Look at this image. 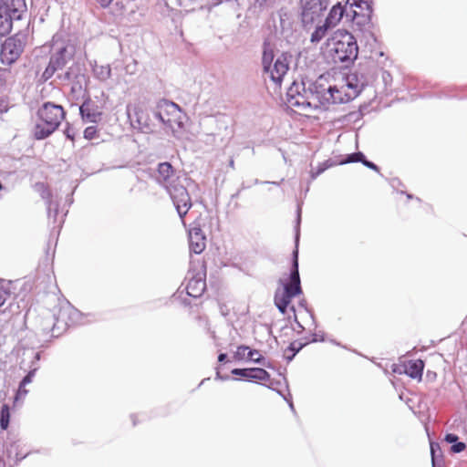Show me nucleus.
Here are the masks:
<instances>
[{"mask_svg":"<svg viewBox=\"0 0 467 467\" xmlns=\"http://www.w3.org/2000/svg\"><path fill=\"white\" fill-rule=\"evenodd\" d=\"M301 21L304 26L312 25L327 10L328 0H301Z\"/></svg>","mask_w":467,"mask_h":467,"instance_id":"13","label":"nucleus"},{"mask_svg":"<svg viewBox=\"0 0 467 467\" xmlns=\"http://www.w3.org/2000/svg\"><path fill=\"white\" fill-rule=\"evenodd\" d=\"M373 0H347V4H349L350 7H358L361 10H368V13L373 11L372 9Z\"/></svg>","mask_w":467,"mask_h":467,"instance_id":"35","label":"nucleus"},{"mask_svg":"<svg viewBox=\"0 0 467 467\" xmlns=\"http://www.w3.org/2000/svg\"><path fill=\"white\" fill-rule=\"evenodd\" d=\"M424 362L421 359L410 360L404 367L403 372L411 379H420L423 374ZM393 372L401 374L402 371L400 368H394Z\"/></svg>","mask_w":467,"mask_h":467,"instance_id":"22","label":"nucleus"},{"mask_svg":"<svg viewBox=\"0 0 467 467\" xmlns=\"http://www.w3.org/2000/svg\"><path fill=\"white\" fill-rule=\"evenodd\" d=\"M52 316L57 335H62L70 326L84 324L82 313L68 301L60 302L55 306Z\"/></svg>","mask_w":467,"mask_h":467,"instance_id":"7","label":"nucleus"},{"mask_svg":"<svg viewBox=\"0 0 467 467\" xmlns=\"http://www.w3.org/2000/svg\"><path fill=\"white\" fill-rule=\"evenodd\" d=\"M276 0H265V5H269L270 3H275Z\"/></svg>","mask_w":467,"mask_h":467,"instance_id":"62","label":"nucleus"},{"mask_svg":"<svg viewBox=\"0 0 467 467\" xmlns=\"http://www.w3.org/2000/svg\"><path fill=\"white\" fill-rule=\"evenodd\" d=\"M37 120L33 129V136L42 140L51 136L65 119L66 112L62 106L53 102H45L36 112Z\"/></svg>","mask_w":467,"mask_h":467,"instance_id":"3","label":"nucleus"},{"mask_svg":"<svg viewBox=\"0 0 467 467\" xmlns=\"http://www.w3.org/2000/svg\"><path fill=\"white\" fill-rule=\"evenodd\" d=\"M266 51L265 50V61L266 60ZM289 69V62L285 55L282 54L279 56L272 67H267L265 65V74L268 73L270 79L276 87H280L285 75Z\"/></svg>","mask_w":467,"mask_h":467,"instance_id":"16","label":"nucleus"},{"mask_svg":"<svg viewBox=\"0 0 467 467\" xmlns=\"http://www.w3.org/2000/svg\"><path fill=\"white\" fill-rule=\"evenodd\" d=\"M327 46H332L331 52L335 63L346 66L352 64L358 57V47L354 36L345 29L334 32L328 39Z\"/></svg>","mask_w":467,"mask_h":467,"instance_id":"4","label":"nucleus"},{"mask_svg":"<svg viewBox=\"0 0 467 467\" xmlns=\"http://www.w3.org/2000/svg\"><path fill=\"white\" fill-rule=\"evenodd\" d=\"M40 195H41L42 199H44L46 201V205H47V217L51 218L53 203L57 202V201L53 200L52 192L44 184H41Z\"/></svg>","mask_w":467,"mask_h":467,"instance_id":"30","label":"nucleus"},{"mask_svg":"<svg viewBox=\"0 0 467 467\" xmlns=\"http://www.w3.org/2000/svg\"><path fill=\"white\" fill-rule=\"evenodd\" d=\"M379 72L381 73V79L386 88L391 84L392 77L389 71L383 70L379 67Z\"/></svg>","mask_w":467,"mask_h":467,"instance_id":"41","label":"nucleus"},{"mask_svg":"<svg viewBox=\"0 0 467 467\" xmlns=\"http://www.w3.org/2000/svg\"><path fill=\"white\" fill-rule=\"evenodd\" d=\"M7 74L6 69H0V92H2L5 86V75Z\"/></svg>","mask_w":467,"mask_h":467,"instance_id":"47","label":"nucleus"},{"mask_svg":"<svg viewBox=\"0 0 467 467\" xmlns=\"http://www.w3.org/2000/svg\"><path fill=\"white\" fill-rule=\"evenodd\" d=\"M2 103H4V100H0V112L6 111L7 109L5 108L2 109Z\"/></svg>","mask_w":467,"mask_h":467,"instance_id":"61","label":"nucleus"},{"mask_svg":"<svg viewBox=\"0 0 467 467\" xmlns=\"http://www.w3.org/2000/svg\"><path fill=\"white\" fill-rule=\"evenodd\" d=\"M379 73L378 63L369 58L359 63L358 68L348 76L347 87L353 90V98H356L365 87L372 85Z\"/></svg>","mask_w":467,"mask_h":467,"instance_id":"5","label":"nucleus"},{"mask_svg":"<svg viewBox=\"0 0 467 467\" xmlns=\"http://www.w3.org/2000/svg\"><path fill=\"white\" fill-rule=\"evenodd\" d=\"M313 92L311 86L307 89L305 84L293 82L286 92V100L289 106L301 109H313Z\"/></svg>","mask_w":467,"mask_h":467,"instance_id":"11","label":"nucleus"},{"mask_svg":"<svg viewBox=\"0 0 467 467\" xmlns=\"http://www.w3.org/2000/svg\"><path fill=\"white\" fill-rule=\"evenodd\" d=\"M188 181L186 177L182 179L177 177L176 182L166 189L182 221L192 206L187 186L184 184Z\"/></svg>","mask_w":467,"mask_h":467,"instance_id":"9","label":"nucleus"},{"mask_svg":"<svg viewBox=\"0 0 467 467\" xmlns=\"http://www.w3.org/2000/svg\"><path fill=\"white\" fill-rule=\"evenodd\" d=\"M189 247L190 251L196 254H201L206 247L205 234L198 226H194L189 231Z\"/></svg>","mask_w":467,"mask_h":467,"instance_id":"19","label":"nucleus"},{"mask_svg":"<svg viewBox=\"0 0 467 467\" xmlns=\"http://www.w3.org/2000/svg\"><path fill=\"white\" fill-rule=\"evenodd\" d=\"M265 388H267L270 392H276L288 402L289 407L294 410V404L291 399H288V397L291 398L288 389V384L285 377L282 373L278 372L276 378L272 379L271 375L265 370Z\"/></svg>","mask_w":467,"mask_h":467,"instance_id":"14","label":"nucleus"},{"mask_svg":"<svg viewBox=\"0 0 467 467\" xmlns=\"http://www.w3.org/2000/svg\"><path fill=\"white\" fill-rule=\"evenodd\" d=\"M174 168L170 162H161L158 164L155 179L158 183L167 189L169 185H171L176 182V179H174Z\"/></svg>","mask_w":467,"mask_h":467,"instance_id":"18","label":"nucleus"},{"mask_svg":"<svg viewBox=\"0 0 467 467\" xmlns=\"http://www.w3.org/2000/svg\"><path fill=\"white\" fill-rule=\"evenodd\" d=\"M58 207H59L58 202L53 203L52 217L51 218L48 217V220L50 222H52L53 224H55L57 223V218L58 215Z\"/></svg>","mask_w":467,"mask_h":467,"instance_id":"45","label":"nucleus"},{"mask_svg":"<svg viewBox=\"0 0 467 467\" xmlns=\"http://www.w3.org/2000/svg\"><path fill=\"white\" fill-rule=\"evenodd\" d=\"M64 134L66 135V137L71 140H74V132H73V129L69 127V125L67 124V129L64 130Z\"/></svg>","mask_w":467,"mask_h":467,"instance_id":"51","label":"nucleus"},{"mask_svg":"<svg viewBox=\"0 0 467 467\" xmlns=\"http://www.w3.org/2000/svg\"><path fill=\"white\" fill-rule=\"evenodd\" d=\"M23 356L30 358V361L27 364L28 369L36 368V372L40 368V359L42 356L41 351H34L33 349H28L24 351Z\"/></svg>","mask_w":467,"mask_h":467,"instance_id":"26","label":"nucleus"},{"mask_svg":"<svg viewBox=\"0 0 467 467\" xmlns=\"http://www.w3.org/2000/svg\"><path fill=\"white\" fill-rule=\"evenodd\" d=\"M181 111L178 104L162 99L155 106L127 107L128 118L134 129L143 133H151L161 125L171 127Z\"/></svg>","mask_w":467,"mask_h":467,"instance_id":"1","label":"nucleus"},{"mask_svg":"<svg viewBox=\"0 0 467 467\" xmlns=\"http://www.w3.org/2000/svg\"><path fill=\"white\" fill-rule=\"evenodd\" d=\"M365 167L370 169V170H373L375 171H378L379 172V168L377 164H375L374 162L367 160V158L365 157V160H363V161L361 162Z\"/></svg>","mask_w":467,"mask_h":467,"instance_id":"46","label":"nucleus"},{"mask_svg":"<svg viewBox=\"0 0 467 467\" xmlns=\"http://www.w3.org/2000/svg\"><path fill=\"white\" fill-rule=\"evenodd\" d=\"M301 205H297L296 218L295 224V249L292 253V262L290 272L287 279H280L279 282L283 286L282 290H277L275 294V305L283 315L286 313L291 300L303 293L301 280L299 275L298 263V245L300 239V224H301Z\"/></svg>","mask_w":467,"mask_h":467,"instance_id":"2","label":"nucleus"},{"mask_svg":"<svg viewBox=\"0 0 467 467\" xmlns=\"http://www.w3.org/2000/svg\"><path fill=\"white\" fill-rule=\"evenodd\" d=\"M216 379H219L221 380H228L230 379L229 376H221V374L217 371L216 373Z\"/></svg>","mask_w":467,"mask_h":467,"instance_id":"58","label":"nucleus"},{"mask_svg":"<svg viewBox=\"0 0 467 467\" xmlns=\"http://www.w3.org/2000/svg\"><path fill=\"white\" fill-rule=\"evenodd\" d=\"M406 196L409 200L413 199V195L410 193L406 192Z\"/></svg>","mask_w":467,"mask_h":467,"instance_id":"63","label":"nucleus"},{"mask_svg":"<svg viewBox=\"0 0 467 467\" xmlns=\"http://www.w3.org/2000/svg\"><path fill=\"white\" fill-rule=\"evenodd\" d=\"M131 420H132L133 425L135 426L137 424L136 416L135 415H131Z\"/></svg>","mask_w":467,"mask_h":467,"instance_id":"60","label":"nucleus"},{"mask_svg":"<svg viewBox=\"0 0 467 467\" xmlns=\"http://www.w3.org/2000/svg\"><path fill=\"white\" fill-rule=\"evenodd\" d=\"M57 78L62 82H72L73 92L80 91L83 83H86V75L81 65L74 61L64 73L57 74Z\"/></svg>","mask_w":467,"mask_h":467,"instance_id":"15","label":"nucleus"},{"mask_svg":"<svg viewBox=\"0 0 467 467\" xmlns=\"http://www.w3.org/2000/svg\"><path fill=\"white\" fill-rule=\"evenodd\" d=\"M102 7L109 6L113 0H96Z\"/></svg>","mask_w":467,"mask_h":467,"instance_id":"55","label":"nucleus"},{"mask_svg":"<svg viewBox=\"0 0 467 467\" xmlns=\"http://www.w3.org/2000/svg\"><path fill=\"white\" fill-rule=\"evenodd\" d=\"M389 184L393 189H397L399 186L402 185V182L399 178H392L389 181Z\"/></svg>","mask_w":467,"mask_h":467,"instance_id":"52","label":"nucleus"},{"mask_svg":"<svg viewBox=\"0 0 467 467\" xmlns=\"http://www.w3.org/2000/svg\"><path fill=\"white\" fill-rule=\"evenodd\" d=\"M365 160V154L361 151L353 152L347 154L343 160L340 161L339 164H348L353 162H362Z\"/></svg>","mask_w":467,"mask_h":467,"instance_id":"36","label":"nucleus"},{"mask_svg":"<svg viewBox=\"0 0 467 467\" xmlns=\"http://www.w3.org/2000/svg\"><path fill=\"white\" fill-rule=\"evenodd\" d=\"M11 281L0 279V307L11 298Z\"/></svg>","mask_w":467,"mask_h":467,"instance_id":"29","label":"nucleus"},{"mask_svg":"<svg viewBox=\"0 0 467 467\" xmlns=\"http://www.w3.org/2000/svg\"><path fill=\"white\" fill-rule=\"evenodd\" d=\"M465 449L466 444L462 441H459V440L455 441L451 447V451L454 453H460L463 451Z\"/></svg>","mask_w":467,"mask_h":467,"instance_id":"43","label":"nucleus"},{"mask_svg":"<svg viewBox=\"0 0 467 467\" xmlns=\"http://www.w3.org/2000/svg\"><path fill=\"white\" fill-rule=\"evenodd\" d=\"M26 11V0H0V36L9 35Z\"/></svg>","mask_w":467,"mask_h":467,"instance_id":"6","label":"nucleus"},{"mask_svg":"<svg viewBox=\"0 0 467 467\" xmlns=\"http://www.w3.org/2000/svg\"><path fill=\"white\" fill-rule=\"evenodd\" d=\"M218 361L223 363L228 361V356L226 353H220L218 355Z\"/></svg>","mask_w":467,"mask_h":467,"instance_id":"54","label":"nucleus"},{"mask_svg":"<svg viewBox=\"0 0 467 467\" xmlns=\"http://www.w3.org/2000/svg\"><path fill=\"white\" fill-rule=\"evenodd\" d=\"M10 407L8 404L4 403L0 410V428L6 430L10 423Z\"/></svg>","mask_w":467,"mask_h":467,"instance_id":"34","label":"nucleus"},{"mask_svg":"<svg viewBox=\"0 0 467 467\" xmlns=\"http://www.w3.org/2000/svg\"><path fill=\"white\" fill-rule=\"evenodd\" d=\"M431 462L442 460V451L438 442H431Z\"/></svg>","mask_w":467,"mask_h":467,"instance_id":"37","label":"nucleus"},{"mask_svg":"<svg viewBox=\"0 0 467 467\" xmlns=\"http://www.w3.org/2000/svg\"><path fill=\"white\" fill-rule=\"evenodd\" d=\"M79 114L85 122L97 123L101 118V111L96 102L88 97L79 107Z\"/></svg>","mask_w":467,"mask_h":467,"instance_id":"17","label":"nucleus"},{"mask_svg":"<svg viewBox=\"0 0 467 467\" xmlns=\"http://www.w3.org/2000/svg\"><path fill=\"white\" fill-rule=\"evenodd\" d=\"M36 373V368L28 369L26 375L20 381V383H22V386L30 384L33 381Z\"/></svg>","mask_w":467,"mask_h":467,"instance_id":"42","label":"nucleus"},{"mask_svg":"<svg viewBox=\"0 0 467 467\" xmlns=\"http://www.w3.org/2000/svg\"><path fill=\"white\" fill-rule=\"evenodd\" d=\"M334 165V162L330 160H327L322 163H320L317 169V171L319 172V175L322 174L326 170L332 167Z\"/></svg>","mask_w":467,"mask_h":467,"instance_id":"44","label":"nucleus"},{"mask_svg":"<svg viewBox=\"0 0 467 467\" xmlns=\"http://www.w3.org/2000/svg\"><path fill=\"white\" fill-rule=\"evenodd\" d=\"M26 40V36L21 33L7 37L1 45L2 62L7 65L16 62L24 51Z\"/></svg>","mask_w":467,"mask_h":467,"instance_id":"12","label":"nucleus"},{"mask_svg":"<svg viewBox=\"0 0 467 467\" xmlns=\"http://www.w3.org/2000/svg\"><path fill=\"white\" fill-rule=\"evenodd\" d=\"M333 89V97H344L346 98V94L343 95V91L341 89H338L336 86H332Z\"/></svg>","mask_w":467,"mask_h":467,"instance_id":"53","label":"nucleus"},{"mask_svg":"<svg viewBox=\"0 0 467 467\" xmlns=\"http://www.w3.org/2000/svg\"><path fill=\"white\" fill-rule=\"evenodd\" d=\"M19 443L18 441H10L6 444V453L9 458L12 457V454H15L16 462H21L24 460L29 453L26 452L25 454H22L18 451Z\"/></svg>","mask_w":467,"mask_h":467,"instance_id":"31","label":"nucleus"},{"mask_svg":"<svg viewBox=\"0 0 467 467\" xmlns=\"http://www.w3.org/2000/svg\"><path fill=\"white\" fill-rule=\"evenodd\" d=\"M317 176H319V172H317V171L312 170L310 171V178L312 181L316 180Z\"/></svg>","mask_w":467,"mask_h":467,"instance_id":"57","label":"nucleus"},{"mask_svg":"<svg viewBox=\"0 0 467 467\" xmlns=\"http://www.w3.org/2000/svg\"><path fill=\"white\" fill-rule=\"evenodd\" d=\"M272 333H273V327H271L268 329V338L266 339L268 351H274L278 347L277 338H276V337L273 336Z\"/></svg>","mask_w":467,"mask_h":467,"instance_id":"38","label":"nucleus"},{"mask_svg":"<svg viewBox=\"0 0 467 467\" xmlns=\"http://www.w3.org/2000/svg\"><path fill=\"white\" fill-rule=\"evenodd\" d=\"M306 345V343H301L298 341H294L290 343L287 348L285 351V358L291 361L295 356Z\"/></svg>","mask_w":467,"mask_h":467,"instance_id":"33","label":"nucleus"},{"mask_svg":"<svg viewBox=\"0 0 467 467\" xmlns=\"http://www.w3.org/2000/svg\"><path fill=\"white\" fill-rule=\"evenodd\" d=\"M331 29H333V27L327 25L325 21L322 25H317L311 34L310 42L312 44L319 43Z\"/></svg>","mask_w":467,"mask_h":467,"instance_id":"25","label":"nucleus"},{"mask_svg":"<svg viewBox=\"0 0 467 467\" xmlns=\"http://www.w3.org/2000/svg\"><path fill=\"white\" fill-rule=\"evenodd\" d=\"M98 129L96 126H88L84 130V138L87 140H93L96 138Z\"/></svg>","mask_w":467,"mask_h":467,"instance_id":"40","label":"nucleus"},{"mask_svg":"<svg viewBox=\"0 0 467 467\" xmlns=\"http://www.w3.org/2000/svg\"><path fill=\"white\" fill-rule=\"evenodd\" d=\"M317 337V335L316 333H314L311 342H317L318 340Z\"/></svg>","mask_w":467,"mask_h":467,"instance_id":"59","label":"nucleus"},{"mask_svg":"<svg viewBox=\"0 0 467 467\" xmlns=\"http://www.w3.org/2000/svg\"><path fill=\"white\" fill-rule=\"evenodd\" d=\"M459 440L458 436L454 433H447L444 437V441L449 444H453Z\"/></svg>","mask_w":467,"mask_h":467,"instance_id":"48","label":"nucleus"},{"mask_svg":"<svg viewBox=\"0 0 467 467\" xmlns=\"http://www.w3.org/2000/svg\"><path fill=\"white\" fill-rule=\"evenodd\" d=\"M311 91L313 92V109H328L331 104H342L348 102L353 99V96L351 94H346V98L344 97H333V89L332 86H328L327 88L325 85L319 83L318 81L310 84Z\"/></svg>","mask_w":467,"mask_h":467,"instance_id":"10","label":"nucleus"},{"mask_svg":"<svg viewBox=\"0 0 467 467\" xmlns=\"http://www.w3.org/2000/svg\"><path fill=\"white\" fill-rule=\"evenodd\" d=\"M432 467H444L442 460L431 462Z\"/></svg>","mask_w":467,"mask_h":467,"instance_id":"56","label":"nucleus"},{"mask_svg":"<svg viewBox=\"0 0 467 467\" xmlns=\"http://www.w3.org/2000/svg\"><path fill=\"white\" fill-rule=\"evenodd\" d=\"M26 385L22 386V383H19L18 389L14 398L15 403H16L19 400L24 399L27 395L28 390L26 389Z\"/></svg>","mask_w":467,"mask_h":467,"instance_id":"39","label":"nucleus"},{"mask_svg":"<svg viewBox=\"0 0 467 467\" xmlns=\"http://www.w3.org/2000/svg\"><path fill=\"white\" fill-rule=\"evenodd\" d=\"M54 322L52 315H48L42 319L41 331L43 336H47L49 333H51V337H58L60 336L57 335V330H55V327L53 328Z\"/></svg>","mask_w":467,"mask_h":467,"instance_id":"27","label":"nucleus"},{"mask_svg":"<svg viewBox=\"0 0 467 467\" xmlns=\"http://www.w3.org/2000/svg\"><path fill=\"white\" fill-rule=\"evenodd\" d=\"M234 358L236 360H242L246 358L247 360L259 363L262 360L263 356L260 354L258 350L251 349L247 346L241 345L237 348L236 351L234 352Z\"/></svg>","mask_w":467,"mask_h":467,"instance_id":"24","label":"nucleus"},{"mask_svg":"<svg viewBox=\"0 0 467 467\" xmlns=\"http://www.w3.org/2000/svg\"><path fill=\"white\" fill-rule=\"evenodd\" d=\"M299 306L303 307L307 313H309L311 318L314 320L315 317L313 312L307 307V303L306 299H301L299 301Z\"/></svg>","mask_w":467,"mask_h":467,"instance_id":"50","label":"nucleus"},{"mask_svg":"<svg viewBox=\"0 0 467 467\" xmlns=\"http://www.w3.org/2000/svg\"><path fill=\"white\" fill-rule=\"evenodd\" d=\"M204 276V274H198L197 275H192L189 277L188 285L186 286L187 295L189 296L198 298L202 296L206 289V281Z\"/></svg>","mask_w":467,"mask_h":467,"instance_id":"20","label":"nucleus"},{"mask_svg":"<svg viewBox=\"0 0 467 467\" xmlns=\"http://www.w3.org/2000/svg\"><path fill=\"white\" fill-rule=\"evenodd\" d=\"M290 310L293 312L294 316H293V318H294V321L296 322L297 327L299 328V331H297V333H300L302 332L305 328L304 327L301 325V323L297 320V317L296 315V308L294 306H290Z\"/></svg>","mask_w":467,"mask_h":467,"instance_id":"49","label":"nucleus"},{"mask_svg":"<svg viewBox=\"0 0 467 467\" xmlns=\"http://www.w3.org/2000/svg\"><path fill=\"white\" fill-rule=\"evenodd\" d=\"M365 11L366 13L364 14H358L357 11L352 10V20L356 22L358 26H368V28H370L372 26L371 18L373 11L371 13H368V10Z\"/></svg>","mask_w":467,"mask_h":467,"instance_id":"28","label":"nucleus"},{"mask_svg":"<svg viewBox=\"0 0 467 467\" xmlns=\"http://www.w3.org/2000/svg\"><path fill=\"white\" fill-rule=\"evenodd\" d=\"M231 373L234 376L243 378L248 382H255L263 384V368H234Z\"/></svg>","mask_w":467,"mask_h":467,"instance_id":"21","label":"nucleus"},{"mask_svg":"<svg viewBox=\"0 0 467 467\" xmlns=\"http://www.w3.org/2000/svg\"><path fill=\"white\" fill-rule=\"evenodd\" d=\"M75 47L72 45L54 46L48 64L41 78L44 81L50 79L56 72L62 70L70 61H73Z\"/></svg>","mask_w":467,"mask_h":467,"instance_id":"8","label":"nucleus"},{"mask_svg":"<svg viewBox=\"0 0 467 467\" xmlns=\"http://www.w3.org/2000/svg\"><path fill=\"white\" fill-rule=\"evenodd\" d=\"M348 4L346 3V5H342L340 2H337L335 4L331 9L329 10L325 22H327V25L332 26L333 28L337 26V25L341 21L343 18V16L347 14V16H348V13H347V5Z\"/></svg>","mask_w":467,"mask_h":467,"instance_id":"23","label":"nucleus"},{"mask_svg":"<svg viewBox=\"0 0 467 467\" xmlns=\"http://www.w3.org/2000/svg\"><path fill=\"white\" fill-rule=\"evenodd\" d=\"M93 73L99 80L106 81L111 76V68H110L109 65H105V66L96 65L93 67Z\"/></svg>","mask_w":467,"mask_h":467,"instance_id":"32","label":"nucleus"},{"mask_svg":"<svg viewBox=\"0 0 467 467\" xmlns=\"http://www.w3.org/2000/svg\"><path fill=\"white\" fill-rule=\"evenodd\" d=\"M67 202H69V204H70V203H72V202H73L72 196H69V197L67 199Z\"/></svg>","mask_w":467,"mask_h":467,"instance_id":"64","label":"nucleus"}]
</instances>
